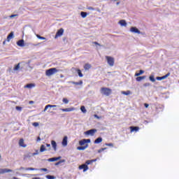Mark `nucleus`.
<instances>
[{"mask_svg": "<svg viewBox=\"0 0 179 179\" xmlns=\"http://www.w3.org/2000/svg\"><path fill=\"white\" fill-rule=\"evenodd\" d=\"M101 93L103 96H110L113 93V90L108 87H101Z\"/></svg>", "mask_w": 179, "mask_h": 179, "instance_id": "obj_1", "label": "nucleus"}, {"mask_svg": "<svg viewBox=\"0 0 179 179\" xmlns=\"http://www.w3.org/2000/svg\"><path fill=\"white\" fill-rule=\"evenodd\" d=\"M59 72V70L57 69V68H51L45 71L46 76H52L55 73Z\"/></svg>", "mask_w": 179, "mask_h": 179, "instance_id": "obj_2", "label": "nucleus"}, {"mask_svg": "<svg viewBox=\"0 0 179 179\" xmlns=\"http://www.w3.org/2000/svg\"><path fill=\"white\" fill-rule=\"evenodd\" d=\"M108 64L109 65V66H114V64L115 62V60L114 59V57H111V56H106L105 57Z\"/></svg>", "mask_w": 179, "mask_h": 179, "instance_id": "obj_3", "label": "nucleus"}, {"mask_svg": "<svg viewBox=\"0 0 179 179\" xmlns=\"http://www.w3.org/2000/svg\"><path fill=\"white\" fill-rule=\"evenodd\" d=\"M97 132V129H92L85 132V135H90L91 136H94V134Z\"/></svg>", "mask_w": 179, "mask_h": 179, "instance_id": "obj_4", "label": "nucleus"}, {"mask_svg": "<svg viewBox=\"0 0 179 179\" xmlns=\"http://www.w3.org/2000/svg\"><path fill=\"white\" fill-rule=\"evenodd\" d=\"M63 34H64V29L61 28L56 33L55 38H58V37H61V36H62Z\"/></svg>", "mask_w": 179, "mask_h": 179, "instance_id": "obj_5", "label": "nucleus"}, {"mask_svg": "<svg viewBox=\"0 0 179 179\" xmlns=\"http://www.w3.org/2000/svg\"><path fill=\"white\" fill-rule=\"evenodd\" d=\"M61 111L64 113H69L71 111H75L76 108L74 107L67 108H61Z\"/></svg>", "mask_w": 179, "mask_h": 179, "instance_id": "obj_6", "label": "nucleus"}, {"mask_svg": "<svg viewBox=\"0 0 179 179\" xmlns=\"http://www.w3.org/2000/svg\"><path fill=\"white\" fill-rule=\"evenodd\" d=\"M86 143H90V139H83L79 141V145L83 146Z\"/></svg>", "mask_w": 179, "mask_h": 179, "instance_id": "obj_7", "label": "nucleus"}, {"mask_svg": "<svg viewBox=\"0 0 179 179\" xmlns=\"http://www.w3.org/2000/svg\"><path fill=\"white\" fill-rule=\"evenodd\" d=\"M80 170H83V171H87L89 170V166L86 164H82L79 166Z\"/></svg>", "mask_w": 179, "mask_h": 179, "instance_id": "obj_8", "label": "nucleus"}, {"mask_svg": "<svg viewBox=\"0 0 179 179\" xmlns=\"http://www.w3.org/2000/svg\"><path fill=\"white\" fill-rule=\"evenodd\" d=\"M130 31H131V33H136L137 34H141V31H139V29H138V28L135 27H131Z\"/></svg>", "mask_w": 179, "mask_h": 179, "instance_id": "obj_9", "label": "nucleus"}, {"mask_svg": "<svg viewBox=\"0 0 179 179\" xmlns=\"http://www.w3.org/2000/svg\"><path fill=\"white\" fill-rule=\"evenodd\" d=\"M55 107H58V105H47L45 106L43 111L44 113H45V111L48 110V108H55Z\"/></svg>", "mask_w": 179, "mask_h": 179, "instance_id": "obj_10", "label": "nucleus"}, {"mask_svg": "<svg viewBox=\"0 0 179 179\" xmlns=\"http://www.w3.org/2000/svg\"><path fill=\"white\" fill-rule=\"evenodd\" d=\"M170 76V73H168L166 75L163 76L162 77H157V80H163Z\"/></svg>", "mask_w": 179, "mask_h": 179, "instance_id": "obj_11", "label": "nucleus"}, {"mask_svg": "<svg viewBox=\"0 0 179 179\" xmlns=\"http://www.w3.org/2000/svg\"><path fill=\"white\" fill-rule=\"evenodd\" d=\"M63 146H67L68 145V136H65L62 142Z\"/></svg>", "mask_w": 179, "mask_h": 179, "instance_id": "obj_12", "label": "nucleus"}, {"mask_svg": "<svg viewBox=\"0 0 179 179\" xmlns=\"http://www.w3.org/2000/svg\"><path fill=\"white\" fill-rule=\"evenodd\" d=\"M17 45H18V47H24V41L23 39L18 41Z\"/></svg>", "mask_w": 179, "mask_h": 179, "instance_id": "obj_13", "label": "nucleus"}, {"mask_svg": "<svg viewBox=\"0 0 179 179\" xmlns=\"http://www.w3.org/2000/svg\"><path fill=\"white\" fill-rule=\"evenodd\" d=\"M13 35H14L13 31H11V32L8 34V36H7L6 41H7L8 42L10 41V40H12V38H13Z\"/></svg>", "mask_w": 179, "mask_h": 179, "instance_id": "obj_14", "label": "nucleus"}, {"mask_svg": "<svg viewBox=\"0 0 179 179\" xmlns=\"http://www.w3.org/2000/svg\"><path fill=\"white\" fill-rule=\"evenodd\" d=\"M19 145L22 148H26V144H24V140L23 138L20 139Z\"/></svg>", "mask_w": 179, "mask_h": 179, "instance_id": "obj_15", "label": "nucleus"}, {"mask_svg": "<svg viewBox=\"0 0 179 179\" xmlns=\"http://www.w3.org/2000/svg\"><path fill=\"white\" fill-rule=\"evenodd\" d=\"M11 170L10 169H0V174H5V173H10Z\"/></svg>", "mask_w": 179, "mask_h": 179, "instance_id": "obj_16", "label": "nucleus"}, {"mask_svg": "<svg viewBox=\"0 0 179 179\" xmlns=\"http://www.w3.org/2000/svg\"><path fill=\"white\" fill-rule=\"evenodd\" d=\"M90 68H92V64L87 63L84 65V69L85 71H89V69H90Z\"/></svg>", "mask_w": 179, "mask_h": 179, "instance_id": "obj_17", "label": "nucleus"}, {"mask_svg": "<svg viewBox=\"0 0 179 179\" xmlns=\"http://www.w3.org/2000/svg\"><path fill=\"white\" fill-rule=\"evenodd\" d=\"M74 69L77 72L80 78H83V74L82 73V71H80V69Z\"/></svg>", "mask_w": 179, "mask_h": 179, "instance_id": "obj_18", "label": "nucleus"}, {"mask_svg": "<svg viewBox=\"0 0 179 179\" xmlns=\"http://www.w3.org/2000/svg\"><path fill=\"white\" fill-rule=\"evenodd\" d=\"M131 132H138L139 131V127H130Z\"/></svg>", "mask_w": 179, "mask_h": 179, "instance_id": "obj_19", "label": "nucleus"}, {"mask_svg": "<svg viewBox=\"0 0 179 179\" xmlns=\"http://www.w3.org/2000/svg\"><path fill=\"white\" fill-rule=\"evenodd\" d=\"M119 24H120V26H124V27H127V21H125V20H120Z\"/></svg>", "mask_w": 179, "mask_h": 179, "instance_id": "obj_20", "label": "nucleus"}, {"mask_svg": "<svg viewBox=\"0 0 179 179\" xmlns=\"http://www.w3.org/2000/svg\"><path fill=\"white\" fill-rule=\"evenodd\" d=\"M27 89H31L32 87H36V84L30 83L27 84V85L24 86Z\"/></svg>", "mask_w": 179, "mask_h": 179, "instance_id": "obj_21", "label": "nucleus"}, {"mask_svg": "<svg viewBox=\"0 0 179 179\" xmlns=\"http://www.w3.org/2000/svg\"><path fill=\"white\" fill-rule=\"evenodd\" d=\"M143 79H146V76L137 77V78H136V80L137 82H141V80H143Z\"/></svg>", "mask_w": 179, "mask_h": 179, "instance_id": "obj_22", "label": "nucleus"}, {"mask_svg": "<svg viewBox=\"0 0 179 179\" xmlns=\"http://www.w3.org/2000/svg\"><path fill=\"white\" fill-rule=\"evenodd\" d=\"M51 145H52L54 150L56 151L57 150V142H55V141H52Z\"/></svg>", "mask_w": 179, "mask_h": 179, "instance_id": "obj_23", "label": "nucleus"}, {"mask_svg": "<svg viewBox=\"0 0 179 179\" xmlns=\"http://www.w3.org/2000/svg\"><path fill=\"white\" fill-rule=\"evenodd\" d=\"M71 83H72L73 85H83V81L80 80V82H75V81H71Z\"/></svg>", "mask_w": 179, "mask_h": 179, "instance_id": "obj_24", "label": "nucleus"}, {"mask_svg": "<svg viewBox=\"0 0 179 179\" xmlns=\"http://www.w3.org/2000/svg\"><path fill=\"white\" fill-rule=\"evenodd\" d=\"M101 142H103V138L101 137H99L94 141V143H101Z\"/></svg>", "mask_w": 179, "mask_h": 179, "instance_id": "obj_25", "label": "nucleus"}, {"mask_svg": "<svg viewBox=\"0 0 179 179\" xmlns=\"http://www.w3.org/2000/svg\"><path fill=\"white\" fill-rule=\"evenodd\" d=\"M61 159V157H53L48 159V162H57V160H59Z\"/></svg>", "mask_w": 179, "mask_h": 179, "instance_id": "obj_26", "label": "nucleus"}, {"mask_svg": "<svg viewBox=\"0 0 179 179\" xmlns=\"http://www.w3.org/2000/svg\"><path fill=\"white\" fill-rule=\"evenodd\" d=\"M122 94H124V96H129L131 94V91L127 90V91H122Z\"/></svg>", "mask_w": 179, "mask_h": 179, "instance_id": "obj_27", "label": "nucleus"}, {"mask_svg": "<svg viewBox=\"0 0 179 179\" xmlns=\"http://www.w3.org/2000/svg\"><path fill=\"white\" fill-rule=\"evenodd\" d=\"M88 145L86 144L85 146H80L77 148L78 150H85V149H86L87 148Z\"/></svg>", "mask_w": 179, "mask_h": 179, "instance_id": "obj_28", "label": "nucleus"}, {"mask_svg": "<svg viewBox=\"0 0 179 179\" xmlns=\"http://www.w3.org/2000/svg\"><path fill=\"white\" fill-rule=\"evenodd\" d=\"M94 162H96V159L87 160L86 161L85 164L89 166V164H92V163H94Z\"/></svg>", "mask_w": 179, "mask_h": 179, "instance_id": "obj_29", "label": "nucleus"}, {"mask_svg": "<svg viewBox=\"0 0 179 179\" xmlns=\"http://www.w3.org/2000/svg\"><path fill=\"white\" fill-rule=\"evenodd\" d=\"M20 69V63H18L17 65L15 66L13 68V71H19Z\"/></svg>", "mask_w": 179, "mask_h": 179, "instance_id": "obj_30", "label": "nucleus"}, {"mask_svg": "<svg viewBox=\"0 0 179 179\" xmlns=\"http://www.w3.org/2000/svg\"><path fill=\"white\" fill-rule=\"evenodd\" d=\"M144 71L143 70H140L138 73H135V76H141V75H142V73H144Z\"/></svg>", "mask_w": 179, "mask_h": 179, "instance_id": "obj_31", "label": "nucleus"}, {"mask_svg": "<svg viewBox=\"0 0 179 179\" xmlns=\"http://www.w3.org/2000/svg\"><path fill=\"white\" fill-rule=\"evenodd\" d=\"M80 110H81L82 113H84V114H85V113L87 111V110H86V108L85 107V106H82L80 107Z\"/></svg>", "mask_w": 179, "mask_h": 179, "instance_id": "obj_32", "label": "nucleus"}, {"mask_svg": "<svg viewBox=\"0 0 179 179\" xmlns=\"http://www.w3.org/2000/svg\"><path fill=\"white\" fill-rule=\"evenodd\" d=\"M80 15H81L82 17L85 18V17H86V16H87V13L82 11L80 13Z\"/></svg>", "mask_w": 179, "mask_h": 179, "instance_id": "obj_33", "label": "nucleus"}, {"mask_svg": "<svg viewBox=\"0 0 179 179\" xmlns=\"http://www.w3.org/2000/svg\"><path fill=\"white\" fill-rule=\"evenodd\" d=\"M40 152H45V146L44 145H42L40 148Z\"/></svg>", "mask_w": 179, "mask_h": 179, "instance_id": "obj_34", "label": "nucleus"}, {"mask_svg": "<svg viewBox=\"0 0 179 179\" xmlns=\"http://www.w3.org/2000/svg\"><path fill=\"white\" fill-rule=\"evenodd\" d=\"M62 101H63V103H64V104H68V103H69V100H68V99H66V98H64L62 99Z\"/></svg>", "mask_w": 179, "mask_h": 179, "instance_id": "obj_35", "label": "nucleus"}, {"mask_svg": "<svg viewBox=\"0 0 179 179\" xmlns=\"http://www.w3.org/2000/svg\"><path fill=\"white\" fill-rule=\"evenodd\" d=\"M46 178L48 179H55V176L51 175H47Z\"/></svg>", "mask_w": 179, "mask_h": 179, "instance_id": "obj_36", "label": "nucleus"}, {"mask_svg": "<svg viewBox=\"0 0 179 179\" xmlns=\"http://www.w3.org/2000/svg\"><path fill=\"white\" fill-rule=\"evenodd\" d=\"M150 80L151 82H156V79H155V76H150Z\"/></svg>", "mask_w": 179, "mask_h": 179, "instance_id": "obj_37", "label": "nucleus"}, {"mask_svg": "<svg viewBox=\"0 0 179 179\" xmlns=\"http://www.w3.org/2000/svg\"><path fill=\"white\" fill-rule=\"evenodd\" d=\"M36 37L38 38H39V40H45V38H44L43 36H41L40 35H36Z\"/></svg>", "mask_w": 179, "mask_h": 179, "instance_id": "obj_38", "label": "nucleus"}, {"mask_svg": "<svg viewBox=\"0 0 179 179\" xmlns=\"http://www.w3.org/2000/svg\"><path fill=\"white\" fill-rule=\"evenodd\" d=\"M144 87H149V86H150V83H145L143 84Z\"/></svg>", "mask_w": 179, "mask_h": 179, "instance_id": "obj_39", "label": "nucleus"}, {"mask_svg": "<svg viewBox=\"0 0 179 179\" xmlns=\"http://www.w3.org/2000/svg\"><path fill=\"white\" fill-rule=\"evenodd\" d=\"M27 170H29V171H34L37 170V169H36V168H28V169H27Z\"/></svg>", "mask_w": 179, "mask_h": 179, "instance_id": "obj_40", "label": "nucleus"}, {"mask_svg": "<svg viewBox=\"0 0 179 179\" xmlns=\"http://www.w3.org/2000/svg\"><path fill=\"white\" fill-rule=\"evenodd\" d=\"M39 170L40 171H45V172L48 171V169H47L46 168H42V169H40Z\"/></svg>", "mask_w": 179, "mask_h": 179, "instance_id": "obj_41", "label": "nucleus"}, {"mask_svg": "<svg viewBox=\"0 0 179 179\" xmlns=\"http://www.w3.org/2000/svg\"><path fill=\"white\" fill-rule=\"evenodd\" d=\"M106 149H107V148H101V149L99 150L98 153H101V152H103V150H106Z\"/></svg>", "mask_w": 179, "mask_h": 179, "instance_id": "obj_42", "label": "nucleus"}, {"mask_svg": "<svg viewBox=\"0 0 179 179\" xmlns=\"http://www.w3.org/2000/svg\"><path fill=\"white\" fill-rule=\"evenodd\" d=\"M15 108H16V110H17L18 111H22V107H21V106H16Z\"/></svg>", "mask_w": 179, "mask_h": 179, "instance_id": "obj_43", "label": "nucleus"}, {"mask_svg": "<svg viewBox=\"0 0 179 179\" xmlns=\"http://www.w3.org/2000/svg\"><path fill=\"white\" fill-rule=\"evenodd\" d=\"M33 127H38L39 124L38 122H34L32 123Z\"/></svg>", "mask_w": 179, "mask_h": 179, "instance_id": "obj_44", "label": "nucleus"}, {"mask_svg": "<svg viewBox=\"0 0 179 179\" xmlns=\"http://www.w3.org/2000/svg\"><path fill=\"white\" fill-rule=\"evenodd\" d=\"M106 145V146H110V147H113V146H114V144H113V143H106L105 144Z\"/></svg>", "mask_w": 179, "mask_h": 179, "instance_id": "obj_45", "label": "nucleus"}, {"mask_svg": "<svg viewBox=\"0 0 179 179\" xmlns=\"http://www.w3.org/2000/svg\"><path fill=\"white\" fill-rule=\"evenodd\" d=\"M94 118H97V120H100V117H99L97 115H94Z\"/></svg>", "mask_w": 179, "mask_h": 179, "instance_id": "obj_46", "label": "nucleus"}, {"mask_svg": "<svg viewBox=\"0 0 179 179\" xmlns=\"http://www.w3.org/2000/svg\"><path fill=\"white\" fill-rule=\"evenodd\" d=\"M93 44H95V45H99L100 47V43H98L97 42H93Z\"/></svg>", "mask_w": 179, "mask_h": 179, "instance_id": "obj_47", "label": "nucleus"}, {"mask_svg": "<svg viewBox=\"0 0 179 179\" xmlns=\"http://www.w3.org/2000/svg\"><path fill=\"white\" fill-rule=\"evenodd\" d=\"M144 107H145V108H148V107H149V104L148 103H144Z\"/></svg>", "mask_w": 179, "mask_h": 179, "instance_id": "obj_48", "label": "nucleus"}, {"mask_svg": "<svg viewBox=\"0 0 179 179\" xmlns=\"http://www.w3.org/2000/svg\"><path fill=\"white\" fill-rule=\"evenodd\" d=\"M37 142H40V141H41V138H40V136H38V138H37Z\"/></svg>", "mask_w": 179, "mask_h": 179, "instance_id": "obj_49", "label": "nucleus"}, {"mask_svg": "<svg viewBox=\"0 0 179 179\" xmlns=\"http://www.w3.org/2000/svg\"><path fill=\"white\" fill-rule=\"evenodd\" d=\"M46 146H47V148H51V145L48 144V143L46 144Z\"/></svg>", "mask_w": 179, "mask_h": 179, "instance_id": "obj_50", "label": "nucleus"}, {"mask_svg": "<svg viewBox=\"0 0 179 179\" xmlns=\"http://www.w3.org/2000/svg\"><path fill=\"white\" fill-rule=\"evenodd\" d=\"M88 9L89 10H93L94 8L92 7H89Z\"/></svg>", "mask_w": 179, "mask_h": 179, "instance_id": "obj_51", "label": "nucleus"}, {"mask_svg": "<svg viewBox=\"0 0 179 179\" xmlns=\"http://www.w3.org/2000/svg\"><path fill=\"white\" fill-rule=\"evenodd\" d=\"M15 16H17V15H11L10 17H15Z\"/></svg>", "mask_w": 179, "mask_h": 179, "instance_id": "obj_52", "label": "nucleus"}, {"mask_svg": "<svg viewBox=\"0 0 179 179\" xmlns=\"http://www.w3.org/2000/svg\"><path fill=\"white\" fill-rule=\"evenodd\" d=\"M29 104H34V101H29Z\"/></svg>", "mask_w": 179, "mask_h": 179, "instance_id": "obj_53", "label": "nucleus"}, {"mask_svg": "<svg viewBox=\"0 0 179 179\" xmlns=\"http://www.w3.org/2000/svg\"><path fill=\"white\" fill-rule=\"evenodd\" d=\"M32 179H41V178L38 177H35V178H33Z\"/></svg>", "mask_w": 179, "mask_h": 179, "instance_id": "obj_54", "label": "nucleus"}, {"mask_svg": "<svg viewBox=\"0 0 179 179\" xmlns=\"http://www.w3.org/2000/svg\"><path fill=\"white\" fill-rule=\"evenodd\" d=\"M3 45H5L6 44V41H4L3 42Z\"/></svg>", "mask_w": 179, "mask_h": 179, "instance_id": "obj_55", "label": "nucleus"}, {"mask_svg": "<svg viewBox=\"0 0 179 179\" xmlns=\"http://www.w3.org/2000/svg\"><path fill=\"white\" fill-rule=\"evenodd\" d=\"M59 163H61V162H59L56 164V166H58V164H59Z\"/></svg>", "mask_w": 179, "mask_h": 179, "instance_id": "obj_56", "label": "nucleus"}, {"mask_svg": "<svg viewBox=\"0 0 179 179\" xmlns=\"http://www.w3.org/2000/svg\"><path fill=\"white\" fill-rule=\"evenodd\" d=\"M0 159H1V155H0Z\"/></svg>", "mask_w": 179, "mask_h": 179, "instance_id": "obj_57", "label": "nucleus"}]
</instances>
